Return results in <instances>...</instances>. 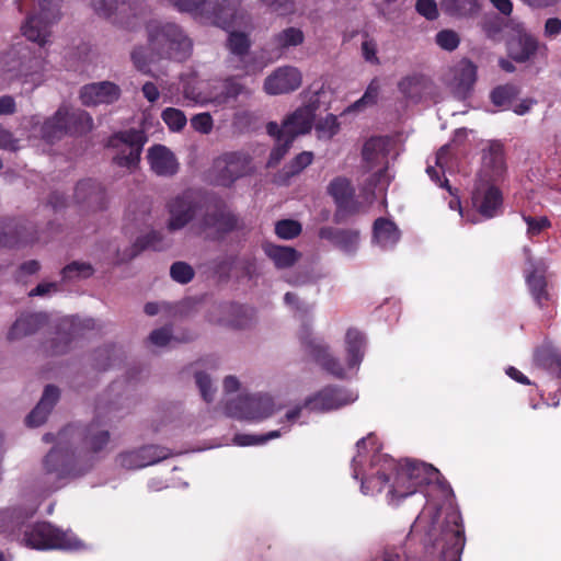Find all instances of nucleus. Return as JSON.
Listing matches in <instances>:
<instances>
[{"label":"nucleus","instance_id":"nucleus-1","mask_svg":"<svg viewBox=\"0 0 561 561\" xmlns=\"http://www.w3.org/2000/svg\"><path fill=\"white\" fill-rule=\"evenodd\" d=\"M357 454L353 457V476H362V492L374 494L380 492L389 481V472L396 470V478L389 491V502L404 499L425 484L438 483L439 471L431 465L407 460L397 466L388 455L380 454L377 437L370 433L356 444Z\"/></svg>","mask_w":561,"mask_h":561},{"label":"nucleus","instance_id":"nucleus-2","mask_svg":"<svg viewBox=\"0 0 561 561\" xmlns=\"http://www.w3.org/2000/svg\"><path fill=\"white\" fill-rule=\"evenodd\" d=\"M102 413L98 409L95 419L84 428L68 426L58 434L57 445L47 454L44 465L48 473H56L57 478L68 474H79L76 460L83 453L96 454L108 444L110 433L101 421Z\"/></svg>","mask_w":561,"mask_h":561},{"label":"nucleus","instance_id":"nucleus-3","mask_svg":"<svg viewBox=\"0 0 561 561\" xmlns=\"http://www.w3.org/2000/svg\"><path fill=\"white\" fill-rule=\"evenodd\" d=\"M146 34L147 46L138 45L130 53L135 68L142 73L149 75L150 65L160 60L183 61L191 56V38L173 22L150 21Z\"/></svg>","mask_w":561,"mask_h":561},{"label":"nucleus","instance_id":"nucleus-4","mask_svg":"<svg viewBox=\"0 0 561 561\" xmlns=\"http://www.w3.org/2000/svg\"><path fill=\"white\" fill-rule=\"evenodd\" d=\"M36 510L37 505L24 511L16 508L0 511V533L8 534L20 540L25 547L37 550H78L84 547L73 533L62 531L49 523H37L27 526L20 538L21 527L26 519L34 515Z\"/></svg>","mask_w":561,"mask_h":561},{"label":"nucleus","instance_id":"nucleus-5","mask_svg":"<svg viewBox=\"0 0 561 561\" xmlns=\"http://www.w3.org/2000/svg\"><path fill=\"white\" fill-rule=\"evenodd\" d=\"M439 510L427 504L416 517L411 534L424 533V546L431 553L437 552L442 561H460L465 547V535L459 513H448L444 520L439 518Z\"/></svg>","mask_w":561,"mask_h":561},{"label":"nucleus","instance_id":"nucleus-6","mask_svg":"<svg viewBox=\"0 0 561 561\" xmlns=\"http://www.w3.org/2000/svg\"><path fill=\"white\" fill-rule=\"evenodd\" d=\"M242 94L250 95L251 91L234 78H227L199 87L185 83L183 87L184 98L202 106L213 105L221 107Z\"/></svg>","mask_w":561,"mask_h":561},{"label":"nucleus","instance_id":"nucleus-7","mask_svg":"<svg viewBox=\"0 0 561 561\" xmlns=\"http://www.w3.org/2000/svg\"><path fill=\"white\" fill-rule=\"evenodd\" d=\"M89 5L99 18L125 30L135 28L145 12L144 0H90Z\"/></svg>","mask_w":561,"mask_h":561},{"label":"nucleus","instance_id":"nucleus-8","mask_svg":"<svg viewBox=\"0 0 561 561\" xmlns=\"http://www.w3.org/2000/svg\"><path fill=\"white\" fill-rule=\"evenodd\" d=\"M356 392L341 387L329 386L306 398L304 405H297L289 410L285 417L289 423L299 419L302 409L312 412H329L351 404L357 400Z\"/></svg>","mask_w":561,"mask_h":561},{"label":"nucleus","instance_id":"nucleus-9","mask_svg":"<svg viewBox=\"0 0 561 561\" xmlns=\"http://www.w3.org/2000/svg\"><path fill=\"white\" fill-rule=\"evenodd\" d=\"M180 12L196 16L214 18L215 23L222 28L232 25L240 0H170Z\"/></svg>","mask_w":561,"mask_h":561},{"label":"nucleus","instance_id":"nucleus-10","mask_svg":"<svg viewBox=\"0 0 561 561\" xmlns=\"http://www.w3.org/2000/svg\"><path fill=\"white\" fill-rule=\"evenodd\" d=\"M68 106L61 105L56 113L46 119L41 115H31L23 118V129L28 133L30 138L42 139L45 142L54 144L69 134Z\"/></svg>","mask_w":561,"mask_h":561},{"label":"nucleus","instance_id":"nucleus-11","mask_svg":"<svg viewBox=\"0 0 561 561\" xmlns=\"http://www.w3.org/2000/svg\"><path fill=\"white\" fill-rule=\"evenodd\" d=\"M201 207L199 201L190 190L170 196L164 205L168 215L165 222L168 231L182 230L193 222L199 214Z\"/></svg>","mask_w":561,"mask_h":561},{"label":"nucleus","instance_id":"nucleus-12","mask_svg":"<svg viewBox=\"0 0 561 561\" xmlns=\"http://www.w3.org/2000/svg\"><path fill=\"white\" fill-rule=\"evenodd\" d=\"M226 411L232 417L260 421L273 415L276 411V405L270 394L254 393L228 402Z\"/></svg>","mask_w":561,"mask_h":561},{"label":"nucleus","instance_id":"nucleus-13","mask_svg":"<svg viewBox=\"0 0 561 561\" xmlns=\"http://www.w3.org/2000/svg\"><path fill=\"white\" fill-rule=\"evenodd\" d=\"M147 138L142 130L130 129L114 135L108 140V146L117 149L114 162L129 170L135 169L140 160L142 147Z\"/></svg>","mask_w":561,"mask_h":561},{"label":"nucleus","instance_id":"nucleus-14","mask_svg":"<svg viewBox=\"0 0 561 561\" xmlns=\"http://www.w3.org/2000/svg\"><path fill=\"white\" fill-rule=\"evenodd\" d=\"M390 145L391 141L386 137H373L364 145L363 158L368 167L370 169L381 167V169L373 175L374 184H369V187L366 188L367 194L369 195H374V188L383 191L389 183L385 165L387 164V156Z\"/></svg>","mask_w":561,"mask_h":561},{"label":"nucleus","instance_id":"nucleus-15","mask_svg":"<svg viewBox=\"0 0 561 561\" xmlns=\"http://www.w3.org/2000/svg\"><path fill=\"white\" fill-rule=\"evenodd\" d=\"M251 171V158L242 151L226 152L214 160L211 172L215 181L224 186Z\"/></svg>","mask_w":561,"mask_h":561},{"label":"nucleus","instance_id":"nucleus-16","mask_svg":"<svg viewBox=\"0 0 561 561\" xmlns=\"http://www.w3.org/2000/svg\"><path fill=\"white\" fill-rule=\"evenodd\" d=\"M471 201L473 208L484 218H493L502 213L503 196L495 182L477 179Z\"/></svg>","mask_w":561,"mask_h":561},{"label":"nucleus","instance_id":"nucleus-17","mask_svg":"<svg viewBox=\"0 0 561 561\" xmlns=\"http://www.w3.org/2000/svg\"><path fill=\"white\" fill-rule=\"evenodd\" d=\"M299 339L305 352L314 359L323 369L337 378L346 377L344 367L337 358L331 356L327 346L319 337L311 334L308 328H304Z\"/></svg>","mask_w":561,"mask_h":561},{"label":"nucleus","instance_id":"nucleus-18","mask_svg":"<svg viewBox=\"0 0 561 561\" xmlns=\"http://www.w3.org/2000/svg\"><path fill=\"white\" fill-rule=\"evenodd\" d=\"M302 83L301 71L293 66H283L268 75L263 83V90L268 95H279L294 92Z\"/></svg>","mask_w":561,"mask_h":561},{"label":"nucleus","instance_id":"nucleus-19","mask_svg":"<svg viewBox=\"0 0 561 561\" xmlns=\"http://www.w3.org/2000/svg\"><path fill=\"white\" fill-rule=\"evenodd\" d=\"M477 67L468 59L458 61L445 77L446 83L457 99H466L476 82Z\"/></svg>","mask_w":561,"mask_h":561},{"label":"nucleus","instance_id":"nucleus-20","mask_svg":"<svg viewBox=\"0 0 561 561\" xmlns=\"http://www.w3.org/2000/svg\"><path fill=\"white\" fill-rule=\"evenodd\" d=\"M528 264L526 283L536 305L543 309L553 304V296L550 294L546 280L547 265L543 261L533 262L531 260H528Z\"/></svg>","mask_w":561,"mask_h":561},{"label":"nucleus","instance_id":"nucleus-21","mask_svg":"<svg viewBox=\"0 0 561 561\" xmlns=\"http://www.w3.org/2000/svg\"><path fill=\"white\" fill-rule=\"evenodd\" d=\"M505 170L503 145L497 141L490 142L489 147L483 150L482 168L478 179L483 178L486 181L496 182L503 176Z\"/></svg>","mask_w":561,"mask_h":561},{"label":"nucleus","instance_id":"nucleus-22","mask_svg":"<svg viewBox=\"0 0 561 561\" xmlns=\"http://www.w3.org/2000/svg\"><path fill=\"white\" fill-rule=\"evenodd\" d=\"M119 96V87L110 81L87 84L80 90V99L87 106L110 104L117 101Z\"/></svg>","mask_w":561,"mask_h":561},{"label":"nucleus","instance_id":"nucleus-23","mask_svg":"<svg viewBox=\"0 0 561 561\" xmlns=\"http://www.w3.org/2000/svg\"><path fill=\"white\" fill-rule=\"evenodd\" d=\"M150 169L158 176L171 178L179 171L180 163L175 154L163 145H154L148 150Z\"/></svg>","mask_w":561,"mask_h":561},{"label":"nucleus","instance_id":"nucleus-24","mask_svg":"<svg viewBox=\"0 0 561 561\" xmlns=\"http://www.w3.org/2000/svg\"><path fill=\"white\" fill-rule=\"evenodd\" d=\"M314 110L312 105L298 107L284 121L283 134L294 140L296 136L309 133L314 122Z\"/></svg>","mask_w":561,"mask_h":561},{"label":"nucleus","instance_id":"nucleus-25","mask_svg":"<svg viewBox=\"0 0 561 561\" xmlns=\"http://www.w3.org/2000/svg\"><path fill=\"white\" fill-rule=\"evenodd\" d=\"M329 193L337 205L339 210L335 214L337 219L342 218L344 213L356 211L357 208L353 199L354 190L348 180L344 178L334 179L329 185Z\"/></svg>","mask_w":561,"mask_h":561},{"label":"nucleus","instance_id":"nucleus-26","mask_svg":"<svg viewBox=\"0 0 561 561\" xmlns=\"http://www.w3.org/2000/svg\"><path fill=\"white\" fill-rule=\"evenodd\" d=\"M431 88V80L426 76L420 73L407 76L398 83L400 93H402L407 100L414 103L420 102L423 96L428 93Z\"/></svg>","mask_w":561,"mask_h":561},{"label":"nucleus","instance_id":"nucleus-27","mask_svg":"<svg viewBox=\"0 0 561 561\" xmlns=\"http://www.w3.org/2000/svg\"><path fill=\"white\" fill-rule=\"evenodd\" d=\"M59 398V390L54 386H46L42 399L26 417L30 427L42 425Z\"/></svg>","mask_w":561,"mask_h":561},{"label":"nucleus","instance_id":"nucleus-28","mask_svg":"<svg viewBox=\"0 0 561 561\" xmlns=\"http://www.w3.org/2000/svg\"><path fill=\"white\" fill-rule=\"evenodd\" d=\"M321 239L332 242L335 247L346 253H353L358 245L359 233L356 230H346L325 227L320 230Z\"/></svg>","mask_w":561,"mask_h":561},{"label":"nucleus","instance_id":"nucleus-29","mask_svg":"<svg viewBox=\"0 0 561 561\" xmlns=\"http://www.w3.org/2000/svg\"><path fill=\"white\" fill-rule=\"evenodd\" d=\"M546 49L545 45H540L535 36L528 33H519L516 38L510 43V56L523 62L530 59L539 49Z\"/></svg>","mask_w":561,"mask_h":561},{"label":"nucleus","instance_id":"nucleus-30","mask_svg":"<svg viewBox=\"0 0 561 561\" xmlns=\"http://www.w3.org/2000/svg\"><path fill=\"white\" fill-rule=\"evenodd\" d=\"M75 198L79 204H88L89 207L99 209L103 207L105 194L98 182L89 179L77 184Z\"/></svg>","mask_w":561,"mask_h":561},{"label":"nucleus","instance_id":"nucleus-31","mask_svg":"<svg viewBox=\"0 0 561 561\" xmlns=\"http://www.w3.org/2000/svg\"><path fill=\"white\" fill-rule=\"evenodd\" d=\"M45 65L46 61L42 55L31 57L26 54H23L22 82L24 84L30 83L31 91H33L43 82Z\"/></svg>","mask_w":561,"mask_h":561},{"label":"nucleus","instance_id":"nucleus-32","mask_svg":"<svg viewBox=\"0 0 561 561\" xmlns=\"http://www.w3.org/2000/svg\"><path fill=\"white\" fill-rule=\"evenodd\" d=\"M345 350L350 369L357 367L364 356L365 337L356 329H350L345 335Z\"/></svg>","mask_w":561,"mask_h":561},{"label":"nucleus","instance_id":"nucleus-33","mask_svg":"<svg viewBox=\"0 0 561 561\" xmlns=\"http://www.w3.org/2000/svg\"><path fill=\"white\" fill-rule=\"evenodd\" d=\"M45 317L39 313L23 314L16 319L11 327L8 337L10 340H19L33 334L44 323Z\"/></svg>","mask_w":561,"mask_h":561},{"label":"nucleus","instance_id":"nucleus-34","mask_svg":"<svg viewBox=\"0 0 561 561\" xmlns=\"http://www.w3.org/2000/svg\"><path fill=\"white\" fill-rule=\"evenodd\" d=\"M374 239L383 249L392 248L400 239L397 226L385 218H378L374 224Z\"/></svg>","mask_w":561,"mask_h":561},{"label":"nucleus","instance_id":"nucleus-35","mask_svg":"<svg viewBox=\"0 0 561 561\" xmlns=\"http://www.w3.org/2000/svg\"><path fill=\"white\" fill-rule=\"evenodd\" d=\"M263 249L265 254L274 262L277 268L290 267L300 256V254L290 247L266 243Z\"/></svg>","mask_w":561,"mask_h":561},{"label":"nucleus","instance_id":"nucleus-36","mask_svg":"<svg viewBox=\"0 0 561 561\" xmlns=\"http://www.w3.org/2000/svg\"><path fill=\"white\" fill-rule=\"evenodd\" d=\"M534 360L538 367L561 376V356L551 344H543L537 348Z\"/></svg>","mask_w":561,"mask_h":561},{"label":"nucleus","instance_id":"nucleus-37","mask_svg":"<svg viewBox=\"0 0 561 561\" xmlns=\"http://www.w3.org/2000/svg\"><path fill=\"white\" fill-rule=\"evenodd\" d=\"M24 229V227H19L14 220L0 221V249L13 248L22 242L32 241L33 238L23 234Z\"/></svg>","mask_w":561,"mask_h":561},{"label":"nucleus","instance_id":"nucleus-38","mask_svg":"<svg viewBox=\"0 0 561 561\" xmlns=\"http://www.w3.org/2000/svg\"><path fill=\"white\" fill-rule=\"evenodd\" d=\"M440 8L449 16L461 19L471 18L479 10L478 0H443Z\"/></svg>","mask_w":561,"mask_h":561},{"label":"nucleus","instance_id":"nucleus-39","mask_svg":"<svg viewBox=\"0 0 561 561\" xmlns=\"http://www.w3.org/2000/svg\"><path fill=\"white\" fill-rule=\"evenodd\" d=\"M1 73L9 82L22 80L23 54L12 49L1 56Z\"/></svg>","mask_w":561,"mask_h":561},{"label":"nucleus","instance_id":"nucleus-40","mask_svg":"<svg viewBox=\"0 0 561 561\" xmlns=\"http://www.w3.org/2000/svg\"><path fill=\"white\" fill-rule=\"evenodd\" d=\"M450 156H451V151H450V146L449 145H445L443 146L436 153V157H435V167L433 165H428L426 168V173L428 174V176L435 182L437 183L439 186L442 187H445L447 188L450 193H451V188L450 186L448 185V181L445 179L443 182L440 181V178H439V171H442L443 173L445 172L446 169L449 168V160H450Z\"/></svg>","mask_w":561,"mask_h":561},{"label":"nucleus","instance_id":"nucleus-41","mask_svg":"<svg viewBox=\"0 0 561 561\" xmlns=\"http://www.w3.org/2000/svg\"><path fill=\"white\" fill-rule=\"evenodd\" d=\"M69 134H85L93 128V119L89 113L82 110H70L68 107Z\"/></svg>","mask_w":561,"mask_h":561},{"label":"nucleus","instance_id":"nucleus-42","mask_svg":"<svg viewBox=\"0 0 561 561\" xmlns=\"http://www.w3.org/2000/svg\"><path fill=\"white\" fill-rule=\"evenodd\" d=\"M304 38L305 36L301 30L287 27L274 36L273 43L279 49H287L302 44Z\"/></svg>","mask_w":561,"mask_h":561},{"label":"nucleus","instance_id":"nucleus-43","mask_svg":"<svg viewBox=\"0 0 561 561\" xmlns=\"http://www.w3.org/2000/svg\"><path fill=\"white\" fill-rule=\"evenodd\" d=\"M379 93L380 82L378 79H373L368 84L364 95L348 107V112H359L365 107L376 104Z\"/></svg>","mask_w":561,"mask_h":561},{"label":"nucleus","instance_id":"nucleus-44","mask_svg":"<svg viewBox=\"0 0 561 561\" xmlns=\"http://www.w3.org/2000/svg\"><path fill=\"white\" fill-rule=\"evenodd\" d=\"M216 211L206 213L201 219L193 224L192 229L195 233L204 236L207 239H217Z\"/></svg>","mask_w":561,"mask_h":561},{"label":"nucleus","instance_id":"nucleus-45","mask_svg":"<svg viewBox=\"0 0 561 561\" xmlns=\"http://www.w3.org/2000/svg\"><path fill=\"white\" fill-rule=\"evenodd\" d=\"M139 457L145 461L146 467L154 465L161 460H164L172 456V453L170 449L161 446H145L140 449H137Z\"/></svg>","mask_w":561,"mask_h":561},{"label":"nucleus","instance_id":"nucleus-46","mask_svg":"<svg viewBox=\"0 0 561 561\" xmlns=\"http://www.w3.org/2000/svg\"><path fill=\"white\" fill-rule=\"evenodd\" d=\"M519 93L514 84H505L495 88L491 92V100L496 106H507Z\"/></svg>","mask_w":561,"mask_h":561},{"label":"nucleus","instance_id":"nucleus-47","mask_svg":"<svg viewBox=\"0 0 561 561\" xmlns=\"http://www.w3.org/2000/svg\"><path fill=\"white\" fill-rule=\"evenodd\" d=\"M161 118L172 131H180L187 123L185 114L175 107H167L161 113Z\"/></svg>","mask_w":561,"mask_h":561},{"label":"nucleus","instance_id":"nucleus-48","mask_svg":"<svg viewBox=\"0 0 561 561\" xmlns=\"http://www.w3.org/2000/svg\"><path fill=\"white\" fill-rule=\"evenodd\" d=\"M93 274V267L83 262H72L62 270L64 279L87 278Z\"/></svg>","mask_w":561,"mask_h":561},{"label":"nucleus","instance_id":"nucleus-49","mask_svg":"<svg viewBox=\"0 0 561 561\" xmlns=\"http://www.w3.org/2000/svg\"><path fill=\"white\" fill-rule=\"evenodd\" d=\"M228 47L232 54L243 57L250 47V42L244 33L231 32L228 37Z\"/></svg>","mask_w":561,"mask_h":561},{"label":"nucleus","instance_id":"nucleus-50","mask_svg":"<svg viewBox=\"0 0 561 561\" xmlns=\"http://www.w3.org/2000/svg\"><path fill=\"white\" fill-rule=\"evenodd\" d=\"M339 127L337 118L334 115L329 114L317 123L316 130L319 138L330 139L337 134Z\"/></svg>","mask_w":561,"mask_h":561},{"label":"nucleus","instance_id":"nucleus-51","mask_svg":"<svg viewBox=\"0 0 561 561\" xmlns=\"http://www.w3.org/2000/svg\"><path fill=\"white\" fill-rule=\"evenodd\" d=\"M216 230L217 239L222 234L233 230L237 226V218L234 215L224 210H216Z\"/></svg>","mask_w":561,"mask_h":561},{"label":"nucleus","instance_id":"nucleus-52","mask_svg":"<svg viewBox=\"0 0 561 561\" xmlns=\"http://www.w3.org/2000/svg\"><path fill=\"white\" fill-rule=\"evenodd\" d=\"M436 44L444 50L453 51L460 43V37L453 30H442L435 36Z\"/></svg>","mask_w":561,"mask_h":561},{"label":"nucleus","instance_id":"nucleus-53","mask_svg":"<svg viewBox=\"0 0 561 561\" xmlns=\"http://www.w3.org/2000/svg\"><path fill=\"white\" fill-rule=\"evenodd\" d=\"M275 232L282 239H293L301 232V225L296 220L284 219L276 224Z\"/></svg>","mask_w":561,"mask_h":561},{"label":"nucleus","instance_id":"nucleus-54","mask_svg":"<svg viewBox=\"0 0 561 561\" xmlns=\"http://www.w3.org/2000/svg\"><path fill=\"white\" fill-rule=\"evenodd\" d=\"M280 435V431H271L266 435L261 436L240 434L234 436L233 442L239 446L259 445Z\"/></svg>","mask_w":561,"mask_h":561},{"label":"nucleus","instance_id":"nucleus-55","mask_svg":"<svg viewBox=\"0 0 561 561\" xmlns=\"http://www.w3.org/2000/svg\"><path fill=\"white\" fill-rule=\"evenodd\" d=\"M524 221L527 224V236L534 238L540 234L545 229L550 228L551 222L548 217H531L523 216Z\"/></svg>","mask_w":561,"mask_h":561},{"label":"nucleus","instance_id":"nucleus-56","mask_svg":"<svg viewBox=\"0 0 561 561\" xmlns=\"http://www.w3.org/2000/svg\"><path fill=\"white\" fill-rule=\"evenodd\" d=\"M195 382L203 399L207 402L213 401L216 389L213 387L210 377L203 371H195Z\"/></svg>","mask_w":561,"mask_h":561},{"label":"nucleus","instance_id":"nucleus-57","mask_svg":"<svg viewBox=\"0 0 561 561\" xmlns=\"http://www.w3.org/2000/svg\"><path fill=\"white\" fill-rule=\"evenodd\" d=\"M116 462L119 467L125 469H139L146 467L145 461L139 457L138 450L119 454Z\"/></svg>","mask_w":561,"mask_h":561},{"label":"nucleus","instance_id":"nucleus-58","mask_svg":"<svg viewBox=\"0 0 561 561\" xmlns=\"http://www.w3.org/2000/svg\"><path fill=\"white\" fill-rule=\"evenodd\" d=\"M170 274L175 282L186 284L193 278L194 271L184 262H175L170 268Z\"/></svg>","mask_w":561,"mask_h":561},{"label":"nucleus","instance_id":"nucleus-59","mask_svg":"<svg viewBox=\"0 0 561 561\" xmlns=\"http://www.w3.org/2000/svg\"><path fill=\"white\" fill-rule=\"evenodd\" d=\"M192 127L202 134H209L214 127V121L209 113L196 114L191 118Z\"/></svg>","mask_w":561,"mask_h":561},{"label":"nucleus","instance_id":"nucleus-60","mask_svg":"<svg viewBox=\"0 0 561 561\" xmlns=\"http://www.w3.org/2000/svg\"><path fill=\"white\" fill-rule=\"evenodd\" d=\"M293 141L294 140L289 137H287L284 140H280V139L277 140L276 147L272 150V152L270 154V160H268L270 167L276 165L283 159V157L289 150Z\"/></svg>","mask_w":561,"mask_h":561},{"label":"nucleus","instance_id":"nucleus-61","mask_svg":"<svg viewBox=\"0 0 561 561\" xmlns=\"http://www.w3.org/2000/svg\"><path fill=\"white\" fill-rule=\"evenodd\" d=\"M313 160V153L311 151H304L295 157L290 163V174H296L302 171L306 167L311 164Z\"/></svg>","mask_w":561,"mask_h":561},{"label":"nucleus","instance_id":"nucleus-62","mask_svg":"<svg viewBox=\"0 0 561 561\" xmlns=\"http://www.w3.org/2000/svg\"><path fill=\"white\" fill-rule=\"evenodd\" d=\"M285 305L290 307L301 314H306L310 311L311 307L302 301L295 293H286L284 296Z\"/></svg>","mask_w":561,"mask_h":561},{"label":"nucleus","instance_id":"nucleus-63","mask_svg":"<svg viewBox=\"0 0 561 561\" xmlns=\"http://www.w3.org/2000/svg\"><path fill=\"white\" fill-rule=\"evenodd\" d=\"M416 11L427 20H434L438 15L437 4L434 0H417Z\"/></svg>","mask_w":561,"mask_h":561},{"label":"nucleus","instance_id":"nucleus-64","mask_svg":"<svg viewBox=\"0 0 561 561\" xmlns=\"http://www.w3.org/2000/svg\"><path fill=\"white\" fill-rule=\"evenodd\" d=\"M0 148L16 151L20 148V140L10 130L0 127Z\"/></svg>","mask_w":561,"mask_h":561}]
</instances>
